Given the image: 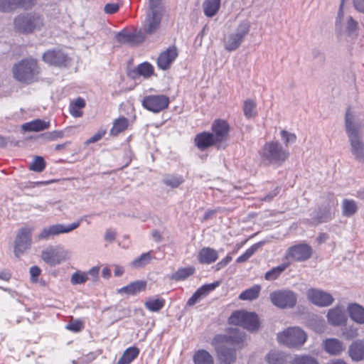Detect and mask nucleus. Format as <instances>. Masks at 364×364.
Here are the masks:
<instances>
[{"label": "nucleus", "mask_w": 364, "mask_h": 364, "mask_svg": "<svg viewBox=\"0 0 364 364\" xmlns=\"http://www.w3.org/2000/svg\"><path fill=\"white\" fill-rule=\"evenodd\" d=\"M312 255V248L307 244L301 243L290 247L286 252V258L291 261L302 262Z\"/></svg>", "instance_id": "obj_15"}, {"label": "nucleus", "mask_w": 364, "mask_h": 364, "mask_svg": "<svg viewBox=\"0 0 364 364\" xmlns=\"http://www.w3.org/2000/svg\"><path fill=\"white\" fill-rule=\"evenodd\" d=\"M88 280L87 274L85 272L77 271L70 278V282L73 285L82 284Z\"/></svg>", "instance_id": "obj_48"}, {"label": "nucleus", "mask_w": 364, "mask_h": 364, "mask_svg": "<svg viewBox=\"0 0 364 364\" xmlns=\"http://www.w3.org/2000/svg\"><path fill=\"white\" fill-rule=\"evenodd\" d=\"M170 103L169 97L165 95H150L145 96L142 106L154 113H159L168 108Z\"/></svg>", "instance_id": "obj_11"}, {"label": "nucleus", "mask_w": 364, "mask_h": 364, "mask_svg": "<svg viewBox=\"0 0 364 364\" xmlns=\"http://www.w3.org/2000/svg\"><path fill=\"white\" fill-rule=\"evenodd\" d=\"M345 128L348 139L360 135L359 129L353 124V115L350 108L346 112Z\"/></svg>", "instance_id": "obj_30"}, {"label": "nucleus", "mask_w": 364, "mask_h": 364, "mask_svg": "<svg viewBox=\"0 0 364 364\" xmlns=\"http://www.w3.org/2000/svg\"><path fill=\"white\" fill-rule=\"evenodd\" d=\"M152 258L151 252L143 253L132 262V266L135 268H142L148 264Z\"/></svg>", "instance_id": "obj_45"}, {"label": "nucleus", "mask_w": 364, "mask_h": 364, "mask_svg": "<svg viewBox=\"0 0 364 364\" xmlns=\"http://www.w3.org/2000/svg\"><path fill=\"white\" fill-rule=\"evenodd\" d=\"M292 364H318L317 360L308 355H304V356H298L296 357L293 361Z\"/></svg>", "instance_id": "obj_52"}, {"label": "nucleus", "mask_w": 364, "mask_h": 364, "mask_svg": "<svg viewBox=\"0 0 364 364\" xmlns=\"http://www.w3.org/2000/svg\"><path fill=\"white\" fill-rule=\"evenodd\" d=\"M119 5L117 4H107L105 6V11L107 14H112L119 10Z\"/></svg>", "instance_id": "obj_58"}, {"label": "nucleus", "mask_w": 364, "mask_h": 364, "mask_svg": "<svg viewBox=\"0 0 364 364\" xmlns=\"http://www.w3.org/2000/svg\"><path fill=\"white\" fill-rule=\"evenodd\" d=\"M220 8V0H205L203 3L204 14L209 18L215 16Z\"/></svg>", "instance_id": "obj_32"}, {"label": "nucleus", "mask_w": 364, "mask_h": 364, "mask_svg": "<svg viewBox=\"0 0 364 364\" xmlns=\"http://www.w3.org/2000/svg\"><path fill=\"white\" fill-rule=\"evenodd\" d=\"M183 181V177L178 175H168L163 179L164 183L172 188H178Z\"/></svg>", "instance_id": "obj_46"}, {"label": "nucleus", "mask_w": 364, "mask_h": 364, "mask_svg": "<svg viewBox=\"0 0 364 364\" xmlns=\"http://www.w3.org/2000/svg\"><path fill=\"white\" fill-rule=\"evenodd\" d=\"M269 298L272 303L280 309L292 308L297 301L296 294L289 289L274 291L270 294Z\"/></svg>", "instance_id": "obj_9"}, {"label": "nucleus", "mask_w": 364, "mask_h": 364, "mask_svg": "<svg viewBox=\"0 0 364 364\" xmlns=\"http://www.w3.org/2000/svg\"><path fill=\"white\" fill-rule=\"evenodd\" d=\"M353 4L358 12L364 14V0H353Z\"/></svg>", "instance_id": "obj_62"}, {"label": "nucleus", "mask_w": 364, "mask_h": 364, "mask_svg": "<svg viewBox=\"0 0 364 364\" xmlns=\"http://www.w3.org/2000/svg\"><path fill=\"white\" fill-rule=\"evenodd\" d=\"M245 333L237 328H230L225 335H217L213 343L222 364H232L236 359L235 347L245 340Z\"/></svg>", "instance_id": "obj_1"}, {"label": "nucleus", "mask_w": 364, "mask_h": 364, "mask_svg": "<svg viewBox=\"0 0 364 364\" xmlns=\"http://www.w3.org/2000/svg\"><path fill=\"white\" fill-rule=\"evenodd\" d=\"M40 73L36 60L23 59L13 67L14 78L23 83L30 84L34 82Z\"/></svg>", "instance_id": "obj_3"}, {"label": "nucleus", "mask_w": 364, "mask_h": 364, "mask_svg": "<svg viewBox=\"0 0 364 364\" xmlns=\"http://www.w3.org/2000/svg\"><path fill=\"white\" fill-rule=\"evenodd\" d=\"M281 139L285 146H288L291 144H294L296 141V135L294 133L289 132L287 130L280 132Z\"/></svg>", "instance_id": "obj_49"}, {"label": "nucleus", "mask_w": 364, "mask_h": 364, "mask_svg": "<svg viewBox=\"0 0 364 364\" xmlns=\"http://www.w3.org/2000/svg\"><path fill=\"white\" fill-rule=\"evenodd\" d=\"M242 110L245 117L250 119L257 116V103L255 100L247 99L244 101Z\"/></svg>", "instance_id": "obj_37"}, {"label": "nucleus", "mask_w": 364, "mask_h": 364, "mask_svg": "<svg viewBox=\"0 0 364 364\" xmlns=\"http://www.w3.org/2000/svg\"><path fill=\"white\" fill-rule=\"evenodd\" d=\"M132 73L143 76L144 78H149L154 74V68L151 63L144 62L139 64Z\"/></svg>", "instance_id": "obj_38"}, {"label": "nucleus", "mask_w": 364, "mask_h": 364, "mask_svg": "<svg viewBox=\"0 0 364 364\" xmlns=\"http://www.w3.org/2000/svg\"><path fill=\"white\" fill-rule=\"evenodd\" d=\"M162 18V12L160 10H149L144 20L143 28L141 29L145 36L151 35L159 28Z\"/></svg>", "instance_id": "obj_16"}, {"label": "nucleus", "mask_w": 364, "mask_h": 364, "mask_svg": "<svg viewBox=\"0 0 364 364\" xmlns=\"http://www.w3.org/2000/svg\"><path fill=\"white\" fill-rule=\"evenodd\" d=\"M129 125V119L125 117H120L113 122V125L110 129L109 134L112 136H117L120 133L127 130Z\"/></svg>", "instance_id": "obj_31"}, {"label": "nucleus", "mask_w": 364, "mask_h": 364, "mask_svg": "<svg viewBox=\"0 0 364 364\" xmlns=\"http://www.w3.org/2000/svg\"><path fill=\"white\" fill-rule=\"evenodd\" d=\"M115 38L118 43L122 44L137 46L144 41L146 36L141 30L135 29L131 31L128 29H123L116 34Z\"/></svg>", "instance_id": "obj_14"}, {"label": "nucleus", "mask_w": 364, "mask_h": 364, "mask_svg": "<svg viewBox=\"0 0 364 364\" xmlns=\"http://www.w3.org/2000/svg\"><path fill=\"white\" fill-rule=\"evenodd\" d=\"M218 285V282L203 285L196 290L191 298H189L187 301L186 305L191 306L198 303L203 298L208 296L210 291H213Z\"/></svg>", "instance_id": "obj_23"}, {"label": "nucleus", "mask_w": 364, "mask_h": 364, "mask_svg": "<svg viewBox=\"0 0 364 364\" xmlns=\"http://www.w3.org/2000/svg\"><path fill=\"white\" fill-rule=\"evenodd\" d=\"M250 26V23L247 20L240 22L234 32L224 37V48L229 52L235 51L239 48L248 35Z\"/></svg>", "instance_id": "obj_5"}, {"label": "nucleus", "mask_w": 364, "mask_h": 364, "mask_svg": "<svg viewBox=\"0 0 364 364\" xmlns=\"http://www.w3.org/2000/svg\"><path fill=\"white\" fill-rule=\"evenodd\" d=\"M348 139L350 145V152L354 159L360 162L364 157V142L360 135L349 138Z\"/></svg>", "instance_id": "obj_24"}, {"label": "nucleus", "mask_w": 364, "mask_h": 364, "mask_svg": "<svg viewBox=\"0 0 364 364\" xmlns=\"http://www.w3.org/2000/svg\"><path fill=\"white\" fill-rule=\"evenodd\" d=\"M195 272L193 267H182L178 269L174 274L171 276V279L175 281L185 280Z\"/></svg>", "instance_id": "obj_41"}, {"label": "nucleus", "mask_w": 364, "mask_h": 364, "mask_svg": "<svg viewBox=\"0 0 364 364\" xmlns=\"http://www.w3.org/2000/svg\"><path fill=\"white\" fill-rule=\"evenodd\" d=\"M288 356L278 350H271L265 357L268 364H287Z\"/></svg>", "instance_id": "obj_33"}, {"label": "nucleus", "mask_w": 364, "mask_h": 364, "mask_svg": "<svg viewBox=\"0 0 364 364\" xmlns=\"http://www.w3.org/2000/svg\"><path fill=\"white\" fill-rule=\"evenodd\" d=\"M43 60L53 66L65 67L70 61L68 55L61 50H48L43 55Z\"/></svg>", "instance_id": "obj_17"}, {"label": "nucleus", "mask_w": 364, "mask_h": 364, "mask_svg": "<svg viewBox=\"0 0 364 364\" xmlns=\"http://www.w3.org/2000/svg\"><path fill=\"white\" fill-rule=\"evenodd\" d=\"M46 161L42 156H35L33 162L30 164L29 168L36 172H42L46 168Z\"/></svg>", "instance_id": "obj_47"}, {"label": "nucleus", "mask_w": 364, "mask_h": 364, "mask_svg": "<svg viewBox=\"0 0 364 364\" xmlns=\"http://www.w3.org/2000/svg\"><path fill=\"white\" fill-rule=\"evenodd\" d=\"M308 299L318 306H328L334 301L332 295L326 291L318 289H309L306 292Z\"/></svg>", "instance_id": "obj_18"}, {"label": "nucleus", "mask_w": 364, "mask_h": 364, "mask_svg": "<svg viewBox=\"0 0 364 364\" xmlns=\"http://www.w3.org/2000/svg\"><path fill=\"white\" fill-rule=\"evenodd\" d=\"M326 316L328 323L333 326H341L347 322L345 309L341 306H336L329 309Z\"/></svg>", "instance_id": "obj_20"}, {"label": "nucleus", "mask_w": 364, "mask_h": 364, "mask_svg": "<svg viewBox=\"0 0 364 364\" xmlns=\"http://www.w3.org/2000/svg\"><path fill=\"white\" fill-rule=\"evenodd\" d=\"M346 29L349 36H357L358 22L350 16L348 17Z\"/></svg>", "instance_id": "obj_50"}, {"label": "nucleus", "mask_w": 364, "mask_h": 364, "mask_svg": "<svg viewBox=\"0 0 364 364\" xmlns=\"http://www.w3.org/2000/svg\"><path fill=\"white\" fill-rule=\"evenodd\" d=\"M259 156L264 164L279 166L289 158V152L278 141H270L264 144Z\"/></svg>", "instance_id": "obj_2"}, {"label": "nucleus", "mask_w": 364, "mask_h": 364, "mask_svg": "<svg viewBox=\"0 0 364 364\" xmlns=\"http://www.w3.org/2000/svg\"><path fill=\"white\" fill-rule=\"evenodd\" d=\"M45 137L46 139L49 141H55L57 140L58 139H61L64 137V132L63 131L58 130L50 132L45 134Z\"/></svg>", "instance_id": "obj_55"}, {"label": "nucleus", "mask_w": 364, "mask_h": 364, "mask_svg": "<svg viewBox=\"0 0 364 364\" xmlns=\"http://www.w3.org/2000/svg\"><path fill=\"white\" fill-rule=\"evenodd\" d=\"M232 258L230 255H228L224 259L219 262L216 265V269L219 270L225 267L228 263L232 261Z\"/></svg>", "instance_id": "obj_60"}, {"label": "nucleus", "mask_w": 364, "mask_h": 364, "mask_svg": "<svg viewBox=\"0 0 364 364\" xmlns=\"http://www.w3.org/2000/svg\"><path fill=\"white\" fill-rule=\"evenodd\" d=\"M35 4V0H0V11L10 12L17 8L29 9Z\"/></svg>", "instance_id": "obj_22"}, {"label": "nucleus", "mask_w": 364, "mask_h": 364, "mask_svg": "<svg viewBox=\"0 0 364 364\" xmlns=\"http://www.w3.org/2000/svg\"><path fill=\"white\" fill-rule=\"evenodd\" d=\"M41 269L37 266H33L30 269L31 278L32 282H36L37 277L41 274Z\"/></svg>", "instance_id": "obj_57"}, {"label": "nucleus", "mask_w": 364, "mask_h": 364, "mask_svg": "<svg viewBox=\"0 0 364 364\" xmlns=\"http://www.w3.org/2000/svg\"><path fill=\"white\" fill-rule=\"evenodd\" d=\"M349 355L354 361L364 359V340L354 341L349 347Z\"/></svg>", "instance_id": "obj_28"}, {"label": "nucleus", "mask_w": 364, "mask_h": 364, "mask_svg": "<svg viewBox=\"0 0 364 364\" xmlns=\"http://www.w3.org/2000/svg\"><path fill=\"white\" fill-rule=\"evenodd\" d=\"M289 266V263H284L276 267H273L264 274V279L267 281L277 279L281 274Z\"/></svg>", "instance_id": "obj_43"}, {"label": "nucleus", "mask_w": 364, "mask_h": 364, "mask_svg": "<svg viewBox=\"0 0 364 364\" xmlns=\"http://www.w3.org/2000/svg\"><path fill=\"white\" fill-rule=\"evenodd\" d=\"M43 24L41 16L32 13L19 14L14 21V30L24 34L40 29Z\"/></svg>", "instance_id": "obj_4"}, {"label": "nucleus", "mask_w": 364, "mask_h": 364, "mask_svg": "<svg viewBox=\"0 0 364 364\" xmlns=\"http://www.w3.org/2000/svg\"><path fill=\"white\" fill-rule=\"evenodd\" d=\"M279 193V187L275 188L272 192L267 194L264 198H261L262 201H271Z\"/></svg>", "instance_id": "obj_61"}, {"label": "nucleus", "mask_w": 364, "mask_h": 364, "mask_svg": "<svg viewBox=\"0 0 364 364\" xmlns=\"http://www.w3.org/2000/svg\"><path fill=\"white\" fill-rule=\"evenodd\" d=\"M258 248L257 244L253 245L250 248H248L245 253L237 257L236 262L237 263H243L247 262L256 252Z\"/></svg>", "instance_id": "obj_51"}, {"label": "nucleus", "mask_w": 364, "mask_h": 364, "mask_svg": "<svg viewBox=\"0 0 364 364\" xmlns=\"http://www.w3.org/2000/svg\"><path fill=\"white\" fill-rule=\"evenodd\" d=\"M358 205L355 200L344 199L342 202V213L345 217H351L358 211Z\"/></svg>", "instance_id": "obj_39"}, {"label": "nucleus", "mask_w": 364, "mask_h": 364, "mask_svg": "<svg viewBox=\"0 0 364 364\" xmlns=\"http://www.w3.org/2000/svg\"><path fill=\"white\" fill-rule=\"evenodd\" d=\"M139 354L137 347H129L125 350L122 357L118 360L117 364H129L135 360Z\"/></svg>", "instance_id": "obj_36"}, {"label": "nucleus", "mask_w": 364, "mask_h": 364, "mask_svg": "<svg viewBox=\"0 0 364 364\" xmlns=\"http://www.w3.org/2000/svg\"><path fill=\"white\" fill-rule=\"evenodd\" d=\"M211 131L210 134L213 136L215 142L218 143V146L221 149H225L230 131L228 122L223 119H215L211 124Z\"/></svg>", "instance_id": "obj_8"}, {"label": "nucleus", "mask_w": 364, "mask_h": 364, "mask_svg": "<svg viewBox=\"0 0 364 364\" xmlns=\"http://www.w3.org/2000/svg\"><path fill=\"white\" fill-rule=\"evenodd\" d=\"M106 134V129H100L98 132L95 134L92 137L85 141L86 144L95 143L100 141Z\"/></svg>", "instance_id": "obj_56"}, {"label": "nucleus", "mask_w": 364, "mask_h": 364, "mask_svg": "<svg viewBox=\"0 0 364 364\" xmlns=\"http://www.w3.org/2000/svg\"><path fill=\"white\" fill-rule=\"evenodd\" d=\"M229 323L240 326L248 331H256L259 328V318L255 313L237 311L229 318Z\"/></svg>", "instance_id": "obj_7"}, {"label": "nucleus", "mask_w": 364, "mask_h": 364, "mask_svg": "<svg viewBox=\"0 0 364 364\" xmlns=\"http://www.w3.org/2000/svg\"><path fill=\"white\" fill-rule=\"evenodd\" d=\"M33 230V227L25 226L18 230L14 245V254L17 257H19L31 247Z\"/></svg>", "instance_id": "obj_10"}, {"label": "nucleus", "mask_w": 364, "mask_h": 364, "mask_svg": "<svg viewBox=\"0 0 364 364\" xmlns=\"http://www.w3.org/2000/svg\"><path fill=\"white\" fill-rule=\"evenodd\" d=\"M84 328L83 323L80 320H75L69 323L66 328L73 332H80Z\"/></svg>", "instance_id": "obj_53"}, {"label": "nucleus", "mask_w": 364, "mask_h": 364, "mask_svg": "<svg viewBox=\"0 0 364 364\" xmlns=\"http://www.w3.org/2000/svg\"><path fill=\"white\" fill-rule=\"evenodd\" d=\"M50 123L43 119H35L22 125L24 132H41L50 128Z\"/></svg>", "instance_id": "obj_29"}, {"label": "nucleus", "mask_w": 364, "mask_h": 364, "mask_svg": "<svg viewBox=\"0 0 364 364\" xmlns=\"http://www.w3.org/2000/svg\"><path fill=\"white\" fill-rule=\"evenodd\" d=\"M195 146L200 151H205L210 146H215L218 149H221L210 132H203L196 135L194 138Z\"/></svg>", "instance_id": "obj_21"}, {"label": "nucleus", "mask_w": 364, "mask_h": 364, "mask_svg": "<svg viewBox=\"0 0 364 364\" xmlns=\"http://www.w3.org/2000/svg\"><path fill=\"white\" fill-rule=\"evenodd\" d=\"M146 289V282L143 281H136L129 285L124 287L118 290L119 294L126 293L127 294H136Z\"/></svg>", "instance_id": "obj_35"}, {"label": "nucleus", "mask_w": 364, "mask_h": 364, "mask_svg": "<svg viewBox=\"0 0 364 364\" xmlns=\"http://www.w3.org/2000/svg\"><path fill=\"white\" fill-rule=\"evenodd\" d=\"M82 218L68 225L55 224L43 228L37 236L38 240H48L50 237L68 233L77 229L81 224Z\"/></svg>", "instance_id": "obj_13"}, {"label": "nucleus", "mask_w": 364, "mask_h": 364, "mask_svg": "<svg viewBox=\"0 0 364 364\" xmlns=\"http://www.w3.org/2000/svg\"><path fill=\"white\" fill-rule=\"evenodd\" d=\"M100 268L98 267H93L87 272V277L90 276L94 280L98 277Z\"/></svg>", "instance_id": "obj_63"}, {"label": "nucleus", "mask_w": 364, "mask_h": 364, "mask_svg": "<svg viewBox=\"0 0 364 364\" xmlns=\"http://www.w3.org/2000/svg\"><path fill=\"white\" fill-rule=\"evenodd\" d=\"M165 305V300L164 299H149L147 300L144 306L145 307L153 312L159 311L164 308Z\"/></svg>", "instance_id": "obj_44"}, {"label": "nucleus", "mask_w": 364, "mask_h": 364, "mask_svg": "<svg viewBox=\"0 0 364 364\" xmlns=\"http://www.w3.org/2000/svg\"><path fill=\"white\" fill-rule=\"evenodd\" d=\"M194 364H214L213 356L205 350H196L193 356Z\"/></svg>", "instance_id": "obj_34"}, {"label": "nucleus", "mask_w": 364, "mask_h": 364, "mask_svg": "<svg viewBox=\"0 0 364 364\" xmlns=\"http://www.w3.org/2000/svg\"><path fill=\"white\" fill-rule=\"evenodd\" d=\"M197 258L200 264H210L218 259V252L213 248L203 247L198 252Z\"/></svg>", "instance_id": "obj_27"}, {"label": "nucleus", "mask_w": 364, "mask_h": 364, "mask_svg": "<svg viewBox=\"0 0 364 364\" xmlns=\"http://www.w3.org/2000/svg\"><path fill=\"white\" fill-rule=\"evenodd\" d=\"M333 218L332 213L330 210H325L323 213L319 212L316 219L318 223H326Z\"/></svg>", "instance_id": "obj_54"}, {"label": "nucleus", "mask_w": 364, "mask_h": 364, "mask_svg": "<svg viewBox=\"0 0 364 364\" xmlns=\"http://www.w3.org/2000/svg\"><path fill=\"white\" fill-rule=\"evenodd\" d=\"M70 257L69 251L63 248H53L48 247L41 252L42 259L51 267L60 264L68 259Z\"/></svg>", "instance_id": "obj_12"}, {"label": "nucleus", "mask_w": 364, "mask_h": 364, "mask_svg": "<svg viewBox=\"0 0 364 364\" xmlns=\"http://www.w3.org/2000/svg\"><path fill=\"white\" fill-rule=\"evenodd\" d=\"M326 326L323 321L318 322L314 326V330L316 333H322L325 331Z\"/></svg>", "instance_id": "obj_64"}, {"label": "nucleus", "mask_w": 364, "mask_h": 364, "mask_svg": "<svg viewBox=\"0 0 364 364\" xmlns=\"http://www.w3.org/2000/svg\"><path fill=\"white\" fill-rule=\"evenodd\" d=\"M178 55V49L175 46L168 47L159 55L156 60L158 68L162 70H168Z\"/></svg>", "instance_id": "obj_19"}, {"label": "nucleus", "mask_w": 364, "mask_h": 364, "mask_svg": "<svg viewBox=\"0 0 364 364\" xmlns=\"http://www.w3.org/2000/svg\"><path fill=\"white\" fill-rule=\"evenodd\" d=\"M323 346L326 353L332 355L341 354L344 350L343 343L336 338H327L323 342Z\"/></svg>", "instance_id": "obj_25"}, {"label": "nucleus", "mask_w": 364, "mask_h": 364, "mask_svg": "<svg viewBox=\"0 0 364 364\" xmlns=\"http://www.w3.org/2000/svg\"><path fill=\"white\" fill-rule=\"evenodd\" d=\"M261 287L259 285H254L253 287L243 291L239 296L241 300L252 301L258 298Z\"/></svg>", "instance_id": "obj_40"}, {"label": "nucleus", "mask_w": 364, "mask_h": 364, "mask_svg": "<svg viewBox=\"0 0 364 364\" xmlns=\"http://www.w3.org/2000/svg\"><path fill=\"white\" fill-rule=\"evenodd\" d=\"M347 311L352 321L364 324V307L357 303H350L348 305Z\"/></svg>", "instance_id": "obj_26"}, {"label": "nucleus", "mask_w": 364, "mask_h": 364, "mask_svg": "<svg viewBox=\"0 0 364 364\" xmlns=\"http://www.w3.org/2000/svg\"><path fill=\"white\" fill-rule=\"evenodd\" d=\"M85 107V100L81 97H78L70 103V112L74 117H80L82 115L81 109Z\"/></svg>", "instance_id": "obj_42"}, {"label": "nucleus", "mask_w": 364, "mask_h": 364, "mask_svg": "<svg viewBox=\"0 0 364 364\" xmlns=\"http://www.w3.org/2000/svg\"><path fill=\"white\" fill-rule=\"evenodd\" d=\"M117 233L112 229H107L105 234V240L107 242H112L116 238Z\"/></svg>", "instance_id": "obj_59"}, {"label": "nucleus", "mask_w": 364, "mask_h": 364, "mask_svg": "<svg viewBox=\"0 0 364 364\" xmlns=\"http://www.w3.org/2000/svg\"><path fill=\"white\" fill-rule=\"evenodd\" d=\"M306 338V333L299 327H289L277 334L278 342L289 348L301 347Z\"/></svg>", "instance_id": "obj_6"}]
</instances>
